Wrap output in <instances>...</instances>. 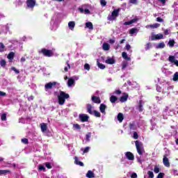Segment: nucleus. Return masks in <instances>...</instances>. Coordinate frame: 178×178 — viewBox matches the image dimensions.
<instances>
[{
  "instance_id": "412c9836",
  "label": "nucleus",
  "mask_w": 178,
  "mask_h": 178,
  "mask_svg": "<svg viewBox=\"0 0 178 178\" xmlns=\"http://www.w3.org/2000/svg\"><path fill=\"white\" fill-rule=\"evenodd\" d=\"M76 26V22L71 21L68 23V27L70 29V30H74V27Z\"/></svg>"
},
{
  "instance_id": "58836bf2",
  "label": "nucleus",
  "mask_w": 178,
  "mask_h": 178,
  "mask_svg": "<svg viewBox=\"0 0 178 178\" xmlns=\"http://www.w3.org/2000/svg\"><path fill=\"white\" fill-rule=\"evenodd\" d=\"M0 65L2 67H5L6 66V60H5L4 59L1 60L0 61Z\"/></svg>"
},
{
  "instance_id": "7ed1b4c3",
  "label": "nucleus",
  "mask_w": 178,
  "mask_h": 178,
  "mask_svg": "<svg viewBox=\"0 0 178 178\" xmlns=\"http://www.w3.org/2000/svg\"><path fill=\"white\" fill-rule=\"evenodd\" d=\"M135 145L136 147V151L139 155H143L144 152V147H143V143L139 140L135 141Z\"/></svg>"
},
{
  "instance_id": "c85d7f7f",
  "label": "nucleus",
  "mask_w": 178,
  "mask_h": 178,
  "mask_svg": "<svg viewBox=\"0 0 178 178\" xmlns=\"http://www.w3.org/2000/svg\"><path fill=\"white\" fill-rule=\"evenodd\" d=\"M122 56L126 60H130V59H131L130 57H129V56H127V53H126L124 51L122 53Z\"/></svg>"
},
{
  "instance_id": "7c9ffc66",
  "label": "nucleus",
  "mask_w": 178,
  "mask_h": 178,
  "mask_svg": "<svg viewBox=\"0 0 178 178\" xmlns=\"http://www.w3.org/2000/svg\"><path fill=\"white\" fill-rule=\"evenodd\" d=\"M97 66L98 67H99V69H102V70H104V69H105V67H106V66H105V65L100 63L99 61H97Z\"/></svg>"
},
{
  "instance_id": "c9c22d12",
  "label": "nucleus",
  "mask_w": 178,
  "mask_h": 178,
  "mask_svg": "<svg viewBox=\"0 0 178 178\" xmlns=\"http://www.w3.org/2000/svg\"><path fill=\"white\" fill-rule=\"evenodd\" d=\"M175 40H170L169 42H168V45L169 47H170L171 48H173V47H175Z\"/></svg>"
},
{
  "instance_id": "bb28decb",
  "label": "nucleus",
  "mask_w": 178,
  "mask_h": 178,
  "mask_svg": "<svg viewBox=\"0 0 178 178\" xmlns=\"http://www.w3.org/2000/svg\"><path fill=\"white\" fill-rule=\"evenodd\" d=\"M102 47L104 51H109V49H111V46L108 43H104Z\"/></svg>"
},
{
  "instance_id": "4d7b16f0",
  "label": "nucleus",
  "mask_w": 178,
  "mask_h": 178,
  "mask_svg": "<svg viewBox=\"0 0 178 178\" xmlns=\"http://www.w3.org/2000/svg\"><path fill=\"white\" fill-rule=\"evenodd\" d=\"M163 176H165V173H163V172H160V173H159V175H157V178H163Z\"/></svg>"
},
{
  "instance_id": "5fc2aeb1",
  "label": "nucleus",
  "mask_w": 178,
  "mask_h": 178,
  "mask_svg": "<svg viewBox=\"0 0 178 178\" xmlns=\"http://www.w3.org/2000/svg\"><path fill=\"white\" fill-rule=\"evenodd\" d=\"M100 3L102 6H106V1L105 0H100Z\"/></svg>"
},
{
  "instance_id": "6e6d98bb",
  "label": "nucleus",
  "mask_w": 178,
  "mask_h": 178,
  "mask_svg": "<svg viewBox=\"0 0 178 178\" xmlns=\"http://www.w3.org/2000/svg\"><path fill=\"white\" fill-rule=\"evenodd\" d=\"M84 69H85V70H90V64L86 63L84 65Z\"/></svg>"
},
{
  "instance_id": "b1692460",
  "label": "nucleus",
  "mask_w": 178,
  "mask_h": 178,
  "mask_svg": "<svg viewBox=\"0 0 178 178\" xmlns=\"http://www.w3.org/2000/svg\"><path fill=\"white\" fill-rule=\"evenodd\" d=\"M86 177H88V178H94V177H95V175L93 173L92 171L88 170L87 174H86Z\"/></svg>"
},
{
  "instance_id": "8fccbe9b",
  "label": "nucleus",
  "mask_w": 178,
  "mask_h": 178,
  "mask_svg": "<svg viewBox=\"0 0 178 178\" xmlns=\"http://www.w3.org/2000/svg\"><path fill=\"white\" fill-rule=\"evenodd\" d=\"M38 170L45 172V167L42 165H39Z\"/></svg>"
},
{
  "instance_id": "20e7f679",
  "label": "nucleus",
  "mask_w": 178,
  "mask_h": 178,
  "mask_svg": "<svg viewBox=\"0 0 178 178\" xmlns=\"http://www.w3.org/2000/svg\"><path fill=\"white\" fill-rule=\"evenodd\" d=\"M39 54H42L44 56H47V58H51V56H54V51H52V50H49L45 48L42 49Z\"/></svg>"
},
{
  "instance_id": "f03ea898",
  "label": "nucleus",
  "mask_w": 178,
  "mask_h": 178,
  "mask_svg": "<svg viewBox=\"0 0 178 178\" xmlns=\"http://www.w3.org/2000/svg\"><path fill=\"white\" fill-rule=\"evenodd\" d=\"M120 12V9H119V8L114 10L111 13V15H109L107 17V20H108L109 22H113V20H116V17H118V16H119Z\"/></svg>"
},
{
  "instance_id": "393cba45",
  "label": "nucleus",
  "mask_w": 178,
  "mask_h": 178,
  "mask_svg": "<svg viewBox=\"0 0 178 178\" xmlns=\"http://www.w3.org/2000/svg\"><path fill=\"white\" fill-rule=\"evenodd\" d=\"M137 109L139 111V112H143V100H139L138 105L137 106Z\"/></svg>"
},
{
  "instance_id": "4468645a",
  "label": "nucleus",
  "mask_w": 178,
  "mask_h": 178,
  "mask_svg": "<svg viewBox=\"0 0 178 178\" xmlns=\"http://www.w3.org/2000/svg\"><path fill=\"white\" fill-rule=\"evenodd\" d=\"M86 111L90 115H94V111H92V105L88 104L86 105Z\"/></svg>"
},
{
  "instance_id": "dca6fc26",
  "label": "nucleus",
  "mask_w": 178,
  "mask_h": 178,
  "mask_svg": "<svg viewBox=\"0 0 178 178\" xmlns=\"http://www.w3.org/2000/svg\"><path fill=\"white\" fill-rule=\"evenodd\" d=\"M40 129L42 133H45V131L48 130V126L46 123L42 122L40 124Z\"/></svg>"
},
{
  "instance_id": "e2e57ef3",
  "label": "nucleus",
  "mask_w": 178,
  "mask_h": 178,
  "mask_svg": "<svg viewBox=\"0 0 178 178\" xmlns=\"http://www.w3.org/2000/svg\"><path fill=\"white\" fill-rule=\"evenodd\" d=\"M114 93L116 94L117 95H120V94H122V90H117L114 92Z\"/></svg>"
},
{
  "instance_id": "774afa93",
  "label": "nucleus",
  "mask_w": 178,
  "mask_h": 178,
  "mask_svg": "<svg viewBox=\"0 0 178 178\" xmlns=\"http://www.w3.org/2000/svg\"><path fill=\"white\" fill-rule=\"evenodd\" d=\"M164 35H169V30L168 29L164 30Z\"/></svg>"
},
{
  "instance_id": "338daca9",
  "label": "nucleus",
  "mask_w": 178,
  "mask_h": 178,
  "mask_svg": "<svg viewBox=\"0 0 178 178\" xmlns=\"http://www.w3.org/2000/svg\"><path fill=\"white\" fill-rule=\"evenodd\" d=\"M131 178H137V173L133 172L131 175Z\"/></svg>"
},
{
  "instance_id": "5701e85b",
  "label": "nucleus",
  "mask_w": 178,
  "mask_h": 178,
  "mask_svg": "<svg viewBox=\"0 0 178 178\" xmlns=\"http://www.w3.org/2000/svg\"><path fill=\"white\" fill-rule=\"evenodd\" d=\"M86 27L87 29H89V30H94V25H92V22H86Z\"/></svg>"
},
{
  "instance_id": "0eeeda50",
  "label": "nucleus",
  "mask_w": 178,
  "mask_h": 178,
  "mask_svg": "<svg viewBox=\"0 0 178 178\" xmlns=\"http://www.w3.org/2000/svg\"><path fill=\"white\" fill-rule=\"evenodd\" d=\"M90 119V117L86 114H80L79 115V120L81 122L84 123L85 122H87Z\"/></svg>"
},
{
  "instance_id": "680f3d73",
  "label": "nucleus",
  "mask_w": 178,
  "mask_h": 178,
  "mask_svg": "<svg viewBox=\"0 0 178 178\" xmlns=\"http://www.w3.org/2000/svg\"><path fill=\"white\" fill-rule=\"evenodd\" d=\"M88 151H90V147H86L83 149V154H87V152H88Z\"/></svg>"
},
{
  "instance_id": "c756f323",
  "label": "nucleus",
  "mask_w": 178,
  "mask_h": 178,
  "mask_svg": "<svg viewBox=\"0 0 178 178\" xmlns=\"http://www.w3.org/2000/svg\"><path fill=\"white\" fill-rule=\"evenodd\" d=\"M73 84H74V79H69L68 81H67V86L69 87H72V86H73Z\"/></svg>"
},
{
  "instance_id": "a211bd4d",
  "label": "nucleus",
  "mask_w": 178,
  "mask_h": 178,
  "mask_svg": "<svg viewBox=\"0 0 178 178\" xmlns=\"http://www.w3.org/2000/svg\"><path fill=\"white\" fill-rule=\"evenodd\" d=\"M106 109V105L102 104L99 106V111L105 115L106 113L105 112V110Z\"/></svg>"
},
{
  "instance_id": "a878e982",
  "label": "nucleus",
  "mask_w": 178,
  "mask_h": 178,
  "mask_svg": "<svg viewBox=\"0 0 178 178\" xmlns=\"http://www.w3.org/2000/svg\"><path fill=\"white\" fill-rule=\"evenodd\" d=\"M8 59H9V60H13L14 58H15V52L11 51L8 54V56H7Z\"/></svg>"
},
{
  "instance_id": "864d4df0",
  "label": "nucleus",
  "mask_w": 178,
  "mask_h": 178,
  "mask_svg": "<svg viewBox=\"0 0 178 178\" xmlns=\"http://www.w3.org/2000/svg\"><path fill=\"white\" fill-rule=\"evenodd\" d=\"M128 65H129V63H127V62L122 63V69H126V67H127Z\"/></svg>"
},
{
  "instance_id": "ddd939ff",
  "label": "nucleus",
  "mask_w": 178,
  "mask_h": 178,
  "mask_svg": "<svg viewBox=\"0 0 178 178\" xmlns=\"http://www.w3.org/2000/svg\"><path fill=\"white\" fill-rule=\"evenodd\" d=\"M105 62L107 65H113L115 63L116 60L113 58L108 57Z\"/></svg>"
},
{
  "instance_id": "1a4fd4ad",
  "label": "nucleus",
  "mask_w": 178,
  "mask_h": 178,
  "mask_svg": "<svg viewBox=\"0 0 178 178\" xmlns=\"http://www.w3.org/2000/svg\"><path fill=\"white\" fill-rule=\"evenodd\" d=\"M163 163L164 166H166V168L170 167V163H169V159L167 157L166 155L163 156Z\"/></svg>"
},
{
  "instance_id": "79ce46f5",
  "label": "nucleus",
  "mask_w": 178,
  "mask_h": 178,
  "mask_svg": "<svg viewBox=\"0 0 178 178\" xmlns=\"http://www.w3.org/2000/svg\"><path fill=\"white\" fill-rule=\"evenodd\" d=\"M90 138H91V132H88L86 136V140L87 141H90Z\"/></svg>"
},
{
  "instance_id": "49530a36",
  "label": "nucleus",
  "mask_w": 178,
  "mask_h": 178,
  "mask_svg": "<svg viewBox=\"0 0 178 178\" xmlns=\"http://www.w3.org/2000/svg\"><path fill=\"white\" fill-rule=\"evenodd\" d=\"M147 175L149 176V178H154V172L152 171H148Z\"/></svg>"
},
{
  "instance_id": "2f4dec72",
  "label": "nucleus",
  "mask_w": 178,
  "mask_h": 178,
  "mask_svg": "<svg viewBox=\"0 0 178 178\" xmlns=\"http://www.w3.org/2000/svg\"><path fill=\"white\" fill-rule=\"evenodd\" d=\"M161 26V24H151L149 25V27H150L151 29H158V27H159Z\"/></svg>"
},
{
  "instance_id": "a18cd8bd",
  "label": "nucleus",
  "mask_w": 178,
  "mask_h": 178,
  "mask_svg": "<svg viewBox=\"0 0 178 178\" xmlns=\"http://www.w3.org/2000/svg\"><path fill=\"white\" fill-rule=\"evenodd\" d=\"M11 70H13V72H15L16 73V74H19V73H20V71L19 70L16 69V67H12Z\"/></svg>"
},
{
  "instance_id": "cd10ccee",
  "label": "nucleus",
  "mask_w": 178,
  "mask_h": 178,
  "mask_svg": "<svg viewBox=\"0 0 178 178\" xmlns=\"http://www.w3.org/2000/svg\"><path fill=\"white\" fill-rule=\"evenodd\" d=\"M118 101V97L115 95H112L111 97H110V102H111V104H115V102H116Z\"/></svg>"
},
{
  "instance_id": "0e129e2a",
  "label": "nucleus",
  "mask_w": 178,
  "mask_h": 178,
  "mask_svg": "<svg viewBox=\"0 0 178 178\" xmlns=\"http://www.w3.org/2000/svg\"><path fill=\"white\" fill-rule=\"evenodd\" d=\"M0 49L5 51V44H3L2 42H0Z\"/></svg>"
},
{
  "instance_id": "052dcab7",
  "label": "nucleus",
  "mask_w": 178,
  "mask_h": 178,
  "mask_svg": "<svg viewBox=\"0 0 178 178\" xmlns=\"http://www.w3.org/2000/svg\"><path fill=\"white\" fill-rule=\"evenodd\" d=\"M131 49V46H130V44H127L125 46V49H127V51H130V49Z\"/></svg>"
},
{
  "instance_id": "f3484780",
  "label": "nucleus",
  "mask_w": 178,
  "mask_h": 178,
  "mask_svg": "<svg viewBox=\"0 0 178 178\" xmlns=\"http://www.w3.org/2000/svg\"><path fill=\"white\" fill-rule=\"evenodd\" d=\"M128 98H129V95L127 94L126 92H124V95L120 98V102H126Z\"/></svg>"
},
{
  "instance_id": "13d9d810",
  "label": "nucleus",
  "mask_w": 178,
  "mask_h": 178,
  "mask_svg": "<svg viewBox=\"0 0 178 178\" xmlns=\"http://www.w3.org/2000/svg\"><path fill=\"white\" fill-rule=\"evenodd\" d=\"M129 3H132L133 5H137V0H129Z\"/></svg>"
},
{
  "instance_id": "aec40b11",
  "label": "nucleus",
  "mask_w": 178,
  "mask_h": 178,
  "mask_svg": "<svg viewBox=\"0 0 178 178\" xmlns=\"http://www.w3.org/2000/svg\"><path fill=\"white\" fill-rule=\"evenodd\" d=\"M165 47H166V45L165 44V42H161L159 43L158 45L156 46V49H162L165 48Z\"/></svg>"
},
{
  "instance_id": "f8f14e48",
  "label": "nucleus",
  "mask_w": 178,
  "mask_h": 178,
  "mask_svg": "<svg viewBox=\"0 0 178 178\" xmlns=\"http://www.w3.org/2000/svg\"><path fill=\"white\" fill-rule=\"evenodd\" d=\"M162 39H163V35L162 33H159L152 37V41H155V40H162Z\"/></svg>"
},
{
  "instance_id": "69168bd1",
  "label": "nucleus",
  "mask_w": 178,
  "mask_h": 178,
  "mask_svg": "<svg viewBox=\"0 0 178 178\" xmlns=\"http://www.w3.org/2000/svg\"><path fill=\"white\" fill-rule=\"evenodd\" d=\"M0 97H6V92L0 91Z\"/></svg>"
},
{
  "instance_id": "ea45409f",
  "label": "nucleus",
  "mask_w": 178,
  "mask_h": 178,
  "mask_svg": "<svg viewBox=\"0 0 178 178\" xmlns=\"http://www.w3.org/2000/svg\"><path fill=\"white\" fill-rule=\"evenodd\" d=\"M161 169L159 168V167L158 165H155L154 168V173H159Z\"/></svg>"
},
{
  "instance_id": "de8ad7c7",
  "label": "nucleus",
  "mask_w": 178,
  "mask_h": 178,
  "mask_svg": "<svg viewBox=\"0 0 178 178\" xmlns=\"http://www.w3.org/2000/svg\"><path fill=\"white\" fill-rule=\"evenodd\" d=\"M23 144H29V139L24 138L21 140Z\"/></svg>"
},
{
  "instance_id": "4c0bfd02",
  "label": "nucleus",
  "mask_w": 178,
  "mask_h": 178,
  "mask_svg": "<svg viewBox=\"0 0 178 178\" xmlns=\"http://www.w3.org/2000/svg\"><path fill=\"white\" fill-rule=\"evenodd\" d=\"M152 47V44L151 42H148L146 44V47H145V51H148V49H151Z\"/></svg>"
},
{
  "instance_id": "6e6552de",
  "label": "nucleus",
  "mask_w": 178,
  "mask_h": 178,
  "mask_svg": "<svg viewBox=\"0 0 178 178\" xmlns=\"http://www.w3.org/2000/svg\"><path fill=\"white\" fill-rule=\"evenodd\" d=\"M168 60L171 63H174L175 65V66H177L178 67V60H176V57H175V56H170L168 57Z\"/></svg>"
},
{
  "instance_id": "9d476101",
  "label": "nucleus",
  "mask_w": 178,
  "mask_h": 178,
  "mask_svg": "<svg viewBox=\"0 0 178 178\" xmlns=\"http://www.w3.org/2000/svg\"><path fill=\"white\" fill-rule=\"evenodd\" d=\"M125 156L127 159H128L129 161H134V154H133V153H131V152H127L125 153Z\"/></svg>"
},
{
  "instance_id": "603ef678",
  "label": "nucleus",
  "mask_w": 178,
  "mask_h": 178,
  "mask_svg": "<svg viewBox=\"0 0 178 178\" xmlns=\"http://www.w3.org/2000/svg\"><path fill=\"white\" fill-rule=\"evenodd\" d=\"M134 140H138V134L136 131L134 132Z\"/></svg>"
},
{
  "instance_id": "c03bdc74",
  "label": "nucleus",
  "mask_w": 178,
  "mask_h": 178,
  "mask_svg": "<svg viewBox=\"0 0 178 178\" xmlns=\"http://www.w3.org/2000/svg\"><path fill=\"white\" fill-rule=\"evenodd\" d=\"M67 67H65L64 70L65 72H69V69H70V64L69 62H67Z\"/></svg>"
},
{
  "instance_id": "f704fd0d",
  "label": "nucleus",
  "mask_w": 178,
  "mask_h": 178,
  "mask_svg": "<svg viewBox=\"0 0 178 178\" xmlns=\"http://www.w3.org/2000/svg\"><path fill=\"white\" fill-rule=\"evenodd\" d=\"M93 114L95 115V116L96 118H100L101 117V113H99V111H97V110H94L93 111Z\"/></svg>"
},
{
  "instance_id": "9b49d317",
  "label": "nucleus",
  "mask_w": 178,
  "mask_h": 178,
  "mask_svg": "<svg viewBox=\"0 0 178 178\" xmlns=\"http://www.w3.org/2000/svg\"><path fill=\"white\" fill-rule=\"evenodd\" d=\"M138 22V18L136 17L135 18L131 19L130 21L126 22L124 23V26H130V24H133V23H137Z\"/></svg>"
},
{
  "instance_id": "473e14b6",
  "label": "nucleus",
  "mask_w": 178,
  "mask_h": 178,
  "mask_svg": "<svg viewBox=\"0 0 178 178\" xmlns=\"http://www.w3.org/2000/svg\"><path fill=\"white\" fill-rule=\"evenodd\" d=\"M137 31H138V29H137V28H132L129 30V34H136Z\"/></svg>"
},
{
  "instance_id": "f257e3e1",
  "label": "nucleus",
  "mask_w": 178,
  "mask_h": 178,
  "mask_svg": "<svg viewBox=\"0 0 178 178\" xmlns=\"http://www.w3.org/2000/svg\"><path fill=\"white\" fill-rule=\"evenodd\" d=\"M69 98H70V95H69V94L61 91L60 95L58 96L59 105H64L66 99H69Z\"/></svg>"
},
{
  "instance_id": "72a5a7b5",
  "label": "nucleus",
  "mask_w": 178,
  "mask_h": 178,
  "mask_svg": "<svg viewBox=\"0 0 178 178\" xmlns=\"http://www.w3.org/2000/svg\"><path fill=\"white\" fill-rule=\"evenodd\" d=\"M6 173H10L9 170H0V175H6Z\"/></svg>"
},
{
  "instance_id": "e433bc0d",
  "label": "nucleus",
  "mask_w": 178,
  "mask_h": 178,
  "mask_svg": "<svg viewBox=\"0 0 178 178\" xmlns=\"http://www.w3.org/2000/svg\"><path fill=\"white\" fill-rule=\"evenodd\" d=\"M172 80H173V81H178V72H177L174 74Z\"/></svg>"
},
{
  "instance_id": "a19ab883",
  "label": "nucleus",
  "mask_w": 178,
  "mask_h": 178,
  "mask_svg": "<svg viewBox=\"0 0 178 178\" xmlns=\"http://www.w3.org/2000/svg\"><path fill=\"white\" fill-rule=\"evenodd\" d=\"M73 127H74V129H76V130H81V127L79 124H74Z\"/></svg>"
},
{
  "instance_id": "39448f33",
  "label": "nucleus",
  "mask_w": 178,
  "mask_h": 178,
  "mask_svg": "<svg viewBox=\"0 0 178 178\" xmlns=\"http://www.w3.org/2000/svg\"><path fill=\"white\" fill-rule=\"evenodd\" d=\"M56 84H58V83L56 81L49 82L44 85V90L46 91H47V90H51V89L54 88V87H55V86H56Z\"/></svg>"
},
{
  "instance_id": "37998d69",
  "label": "nucleus",
  "mask_w": 178,
  "mask_h": 178,
  "mask_svg": "<svg viewBox=\"0 0 178 178\" xmlns=\"http://www.w3.org/2000/svg\"><path fill=\"white\" fill-rule=\"evenodd\" d=\"M1 120L3 121V122H5L6 120V113H3L1 116Z\"/></svg>"
},
{
  "instance_id": "6ab92c4d",
  "label": "nucleus",
  "mask_w": 178,
  "mask_h": 178,
  "mask_svg": "<svg viewBox=\"0 0 178 178\" xmlns=\"http://www.w3.org/2000/svg\"><path fill=\"white\" fill-rule=\"evenodd\" d=\"M74 163L75 165H78L79 166H84V163L79 161V158L77 156L74 157Z\"/></svg>"
},
{
  "instance_id": "bf43d9fd",
  "label": "nucleus",
  "mask_w": 178,
  "mask_h": 178,
  "mask_svg": "<svg viewBox=\"0 0 178 178\" xmlns=\"http://www.w3.org/2000/svg\"><path fill=\"white\" fill-rule=\"evenodd\" d=\"M156 22H159V23H163V19H162V18L158 17L156 18Z\"/></svg>"
},
{
  "instance_id": "2eb2a0df",
  "label": "nucleus",
  "mask_w": 178,
  "mask_h": 178,
  "mask_svg": "<svg viewBox=\"0 0 178 178\" xmlns=\"http://www.w3.org/2000/svg\"><path fill=\"white\" fill-rule=\"evenodd\" d=\"M92 101L94 104H101V98L97 96H92Z\"/></svg>"
},
{
  "instance_id": "423d86ee",
  "label": "nucleus",
  "mask_w": 178,
  "mask_h": 178,
  "mask_svg": "<svg viewBox=\"0 0 178 178\" xmlns=\"http://www.w3.org/2000/svg\"><path fill=\"white\" fill-rule=\"evenodd\" d=\"M27 8L30 9H33L35 6V0H26Z\"/></svg>"
},
{
  "instance_id": "09e8293b",
  "label": "nucleus",
  "mask_w": 178,
  "mask_h": 178,
  "mask_svg": "<svg viewBox=\"0 0 178 178\" xmlns=\"http://www.w3.org/2000/svg\"><path fill=\"white\" fill-rule=\"evenodd\" d=\"M45 166H46V168H47V169H52V165H51V163H49V162H47L45 163Z\"/></svg>"
},
{
  "instance_id": "3c124183",
  "label": "nucleus",
  "mask_w": 178,
  "mask_h": 178,
  "mask_svg": "<svg viewBox=\"0 0 178 178\" xmlns=\"http://www.w3.org/2000/svg\"><path fill=\"white\" fill-rule=\"evenodd\" d=\"M129 129L130 130H136V126L134 125V124H129Z\"/></svg>"
},
{
  "instance_id": "4be33fe9",
  "label": "nucleus",
  "mask_w": 178,
  "mask_h": 178,
  "mask_svg": "<svg viewBox=\"0 0 178 178\" xmlns=\"http://www.w3.org/2000/svg\"><path fill=\"white\" fill-rule=\"evenodd\" d=\"M117 119L120 122V123H122V122H123V119H124V117L123 116V113H119L117 116Z\"/></svg>"
}]
</instances>
